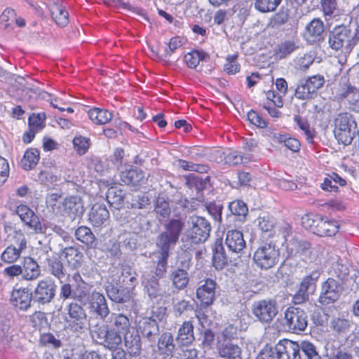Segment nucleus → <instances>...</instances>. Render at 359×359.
<instances>
[{
  "label": "nucleus",
  "mask_w": 359,
  "mask_h": 359,
  "mask_svg": "<svg viewBox=\"0 0 359 359\" xmlns=\"http://www.w3.org/2000/svg\"><path fill=\"white\" fill-rule=\"evenodd\" d=\"M316 93L311 90L308 83L302 81L296 88L295 96L299 100H308L313 97Z\"/></svg>",
  "instance_id": "47"
},
{
  "label": "nucleus",
  "mask_w": 359,
  "mask_h": 359,
  "mask_svg": "<svg viewBox=\"0 0 359 359\" xmlns=\"http://www.w3.org/2000/svg\"><path fill=\"white\" fill-rule=\"evenodd\" d=\"M238 55L233 54L228 55L224 65V70L229 74H234L239 72L240 65L237 62Z\"/></svg>",
  "instance_id": "55"
},
{
  "label": "nucleus",
  "mask_w": 359,
  "mask_h": 359,
  "mask_svg": "<svg viewBox=\"0 0 359 359\" xmlns=\"http://www.w3.org/2000/svg\"><path fill=\"white\" fill-rule=\"evenodd\" d=\"M286 244V252L288 257L302 260L304 262L315 261L318 255L314 248H311L309 242L298 239L291 238Z\"/></svg>",
  "instance_id": "4"
},
{
  "label": "nucleus",
  "mask_w": 359,
  "mask_h": 359,
  "mask_svg": "<svg viewBox=\"0 0 359 359\" xmlns=\"http://www.w3.org/2000/svg\"><path fill=\"white\" fill-rule=\"evenodd\" d=\"M84 212V207L79 196H69L66 198L60 208V212L72 219L81 217Z\"/></svg>",
  "instance_id": "13"
},
{
  "label": "nucleus",
  "mask_w": 359,
  "mask_h": 359,
  "mask_svg": "<svg viewBox=\"0 0 359 359\" xmlns=\"http://www.w3.org/2000/svg\"><path fill=\"white\" fill-rule=\"evenodd\" d=\"M81 257L78 250L73 247L66 248L60 253V258L72 268H76L79 265Z\"/></svg>",
  "instance_id": "35"
},
{
  "label": "nucleus",
  "mask_w": 359,
  "mask_h": 359,
  "mask_svg": "<svg viewBox=\"0 0 359 359\" xmlns=\"http://www.w3.org/2000/svg\"><path fill=\"white\" fill-rule=\"evenodd\" d=\"M106 197L108 203L111 204L119 203L123 201L122 191L116 187H110L106 193Z\"/></svg>",
  "instance_id": "60"
},
{
  "label": "nucleus",
  "mask_w": 359,
  "mask_h": 359,
  "mask_svg": "<svg viewBox=\"0 0 359 359\" xmlns=\"http://www.w3.org/2000/svg\"><path fill=\"white\" fill-rule=\"evenodd\" d=\"M112 329L123 335L125 346L130 355L139 354L141 344L140 336L130 325L129 318L122 314L113 313L111 315Z\"/></svg>",
  "instance_id": "1"
},
{
  "label": "nucleus",
  "mask_w": 359,
  "mask_h": 359,
  "mask_svg": "<svg viewBox=\"0 0 359 359\" xmlns=\"http://www.w3.org/2000/svg\"><path fill=\"white\" fill-rule=\"evenodd\" d=\"M15 212L21 220L35 233L45 232V228L34 211L25 205L17 206Z\"/></svg>",
  "instance_id": "9"
},
{
  "label": "nucleus",
  "mask_w": 359,
  "mask_h": 359,
  "mask_svg": "<svg viewBox=\"0 0 359 359\" xmlns=\"http://www.w3.org/2000/svg\"><path fill=\"white\" fill-rule=\"evenodd\" d=\"M88 114L91 121L97 125L106 124L112 118L111 112L100 108L90 109Z\"/></svg>",
  "instance_id": "34"
},
{
  "label": "nucleus",
  "mask_w": 359,
  "mask_h": 359,
  "mask_svg": "<svg viewBox=\"0 0 359 359\" xmlns=\"http://www.w3.org/2000/svg\"><path fill=\"white\" fill-rule=\"evenodd\" d=\"M215 282L207 279L196 290V297L205 306L210 305L214 300L215 293Z\"/></svg>",
  "instance_id": "18"
},
{
  "label": "nucleus",
  "mask_w": 359,
  "mask_h": 359,
  "mask_svg": "<svg viewBox=\"0 0 359 359\" xmlns=\"http://www.w3.org/2000/svg\"><path fill=\"white\" fill-rule=\"evenodd\" d=\"M32 294L27 288L15 289L12 292L11 301L12 304L21 310L25 311L31 306Z\"/></svg>",
  "instance_id": "20"
},
{
  "label": "nucleus",
  "mask_w": 359,
  "mask_h": 359,
  "mask_svg": "<svg viewBox=\"0 0 359 359\" xmlns=\"http://www.w3.org/2000/svg\"><path fill=\"white\" fill-rule=\"evenodd\" d=\"M142 284L144 286V292L149 298H156L161 294L158 281L153 275L144 273L142 277Z\"/></svg>",
  "instance_id": "25"
},
{
  "label": "nucleus",
  "mask_w": 359,
  "mask_h": 359,
  "mask_svg": "<svg viewBox=\"0 0 359 359\" xmlns=\"http://www.w3.org/2000/svg\"><path fill=\"white\" fill-rule=\"evenodd\" d=\"M346 184V182L344 179L341 178L338 174L333 172L324 179L320 187L325 191L337 192L338 191L337 184L345 186Z\"/></svg>",
  "instance_id": "36"
},
{
  "label": "nucleus",
  "mask_w": 359,
  "mask_h": 359,
  "mask_svg": "<svg viewBox=\"0 0 359 359\" xmlns=\"http://www.w3.org/2000/svg\"><path fill=\"white\" fill-rule=\"evenodd\" d=\"M50 13L55 23L61 27L66 26L69 22V14L60 0H54L50 6Z\"/></svg>",
  "instance_id": "28"
},
{
  "label": "nucleus",
  "mask_w": 359,
  "mask_h": 359,
  "mask_svg": "<svg viewBox=\"0 0 359 359\" xmlns=\"http://www.w3.org/2000/svg\"><path fill=\"white\" fill-rule=\"evenodd\" d=\"M139 328L142 329V333L147 337H150L157 330V324L151 318H143L139 322Z\"/></svg>",
  "instance_id": "51"
},
{
  "label": "nucleus",
  "mask_w": 359,
  "mask_h": 359,
  "mask_svg": "<svg viewBox=\"0 0 359 359\" xmlns=\"http://www.w3.org/2000/svg\"><path fill=\"white\" fill-rule=\"evenodd\" d=\"M89 309L101 319H104L109 314V309L103 294L93 291L88 297Z\"/></svg>",
  "instance_id": "14"
},
{
  "label": "nucleus",
  "mask_w": 359,
  "mask_h": 359,
  "mask_svg": "<svg viewBox=\"0 0 359 359\" xmlns=\"http://www.w3.org/2000/svg\"><path fill=\"white\" fill-rule=\"evenodd\" d=\"M170 278L172 285L178 289L185 288L189 283V278L187 270L182 269H176L171 271Z\"/></svg>",
  "instance_id": "32"
},
{
  "label": "nucleus",
  "mask_w": 359,
  "mask_h": 359,
  "mask_svg": "<svg viewBox=\"0 0 359 359\" xmlns=\"http://www.w3.org/2000/svg\"><path fill=\"white\" fill-rule=\"evenodd\" d=\"M219 355L224 359H243L241 348L231 341H226L217 346Z\"/></svg>",
  "instance_id": "26"
},
{
  "label": "nucleus",
  "mask_w": 359,
  "mask_h": 359,
  "mask_svg": "<svg viewBox=\"0 0 359 359\" xmlns=\"http://www.w3.org/2000/svg\"><path fill=\"white\" fill-rule=\"evenodd\" d=\"M282 0H256L255 8L262 12L267 13L276 10Z\"/></svg>",
  "instance_id": "48"
},
{
  "label": "nucleus",
  "mask_w": 359,
  "mask_h": 359,
  "mask_svg": "<svg viewBox=\"0 0 359 359\" xmlns=\"http://www.w3.org/2000/svg\"><path fill=\"white\" fill-rule=\"evenodd\" d=\"M169 251L164 248H159L158 260L155 271L156 276L158 278H162L166 272Z\"/></svg>",
  "instance_id": "41"
},
{
  "label": "nucleus",
  "mask_w": 359,
  "mask_h": 359,
  "mask_svg": "<svg viewBox=\"0 0 359 359\" xmlns=\"http://www.w3.org/2000/svg\"><path fill=\"white\" fill-rule=\"evenodd\" d=\"M252 312L260 321L269 323L277 314L278 309L274 302L263 300L253 304Z\"/></svg>",
  "instance_id": "12"
},
{
  "label": "nucleus",
  "mask_w": 359,
  "mask_h": 359,
  "mask_svg": "<svg viewBox=\"0 0 359 359\" xmlns=\"http://www.w3.org/2000/svg\"><path fill=\"white\" fill-rule=\"evenodd\" d=\"M275 137L279 142H284L285 147L294 152L298 151L300 149L301 144L297 139L286 137L283 135H275Z\"/></svg>",
  "instance_id": "53"
},
{
  "label": "nucleus",
  "mask_w": 359,
  "mask_h": 359,
  "mask_svg": "<svg viewBox=\"0 0 359 359\" xmlns=\"http://www.w3.org/2000/svg\"><path fill=\"white\" fill-rule=\"evenodd\" d=\"M337 222L329 219L320 218L316 235L320 236H332L338 231Z\"/></svg>",
  "instance_id": "33"
},
{
  "label": "nucleus",
  "mask_w": 359,
  "mask_h": 359,
  "mask_svg": "<svg viewBox=\"0 0 359 359\" xmlns=\"http://www.w3.org/2000/svg\"><path fill=\"white\" fill-rule=\"evenodd\" d=\"M109 218V212L106 206L96 203L89 212V221L94 227L105 226Z\"/></svg>",
  "instance_id": "19"
},
{
  "label": "nucleus",
  "mask_w": 359,
  "mask_h": 359,
  "mask_svg": "<svg viewBox=\"0 0 359 359\" xmlns=\"http://www.w3.org/2000/svg\"><path fill=\"white\" fill-rule=\"evenodd\" d=\"M299 351V344L289 339L279 341L273 349L277 359H301Z\"/></svg>",
  "instance_id": "10"
},
{
  "label": "nucleus",
  "mask_w": 359,
  "mask_h": 359,
  "mask_svg": "<svg viewBox=\"0 0 359 359\" xmlns=\"http://www.w3.org/2000/svg\"><path fill=\"white\" fill-rule=\"evenodd\" d=\"M306 81L310 86L311 90L316 93L318 90L323 87L325 83V79L323 76L315 75L309 77L306 80Z\"/></svg>",
  "instance_id": "63"
},
{
  "label": "nucleus",
  "mask_w": 359,
  "mask_h": 359,
  "mask_svg": "<svg viewBox=\"0 0 359 359\" xmlns=\"http://www.w3.org/2000/svg\"><path fill=\"white\" fill-rule=\"evenodd\" d=\"M158 347L163 353L172 354L175 349L172 334L170 332L163 333L158 339Z\"/></svg>",
  "instance_id": "39"
},
{
  "label": "nucleus",
  "mask_w": 359,
  "mask_h": 359,
  "mask_svg": "<svg viewBox=\"0 0 359 359\" xmlns=\"http://www.w3.org/2000/svg\"><path fill=\"white\" fill-rule=\"evenodd\" d=\"M88 294V285L85 282L79 283L73 290L72 298L83 302Z\"/></svg>",
  "instance_id": "58"
},
{
  "label": "nucleus",
  "mask_w": 359,
  "mask_h": 359,
  "mask_svg": "<svg viewBox=\"0 0 359 359\" xmlns=\"http://www.w3.org/2000/svg\"><path fill=\"white\" fill-rule=\"evenodd\" d=\"M300 349L306 355L308 359H320V356L318 354L315 346L308 341H302L300 344Z\"/></svg>",
  "instance_id": "56"
},
{
  "label": "nucleus",
  "mask_w": 359,
  "mask_h": 359,
  "mask_svg": "<svg viewBox=\"0 0 359 359\" xmlns=\"http://www.w3.org/2000/svg\"><path fill=\"white\" fill-rule=\"evenodd\" d=\"M121 335L122 334L111 328L107 330L106 332L99 333L97 338L100 340V344L104 347L110 350H114L121 344Z\"/></svg>",
  "instance_id": "21"
},
{
  "label": "nucleus",
  "mask_w": 359,
  "mask_h": 359,
  "mask_svg": "<svg viewBox=\"0 0 359 359\" xmlns=\"http://www.w3.org/2000/svg\"><path fill=\"white\" fill-rule=\"evenodd\" d=\"M319 275L318 271H313L304 278L300 284L299 291L293 297L295 304H300L308 298L309 292H313L315 289L316 282L319 278Z\"/></svg>",
  "instance_id": "16"
},
{
  "label": "nucleus",
  "mask_w": 359,
  "mask_h": 359,
  "mask_svg": "<svg viewBox=\"0 0 359 359\" xmlns=\"http://www.w3.org/2000/svg\"><path fill=\"white\" fill-rule=\"evenodd\" d=\"M49 270L52 275L57 278L60 282L65 276L62 264L58 260H52L49 263Z\"/></svg>",
  "instance_id": "59"
},
{
  "label": "nucleus",
  "mask_w": 359,
  "mask_h": 359,
  "mask_svg": "<svg viewBox=\"0 0 359 359\" xmlns=\"http://www.w3.org/2000/svg\"><path fill=\"white\" fill-rule=\"evenodd\" d=\"M320 218L321 217L318 215H305L302 217V224L305 229L316 234Z\"/></svg>",
  "instance_id": "42"
},
{
  "label": "nucleus",
  "mask_w": 359,
  "mask_h": 359,
  "mask_svg": "<svg viewBox=\"0 0 359 359\" xmlns=\"http://www.w3.org/2000/svg\"><path fill=\"white\" fill-rule=\"evenodd\" d=\"M39 161V151L36 149L30 148L27 149L21 160L22 167L29 170L34 168Z\"/></svg>",
  "instance_id": "37"
},
{
  "label": "nucleus",
  "mask_w": 359,
  "mask_h": 359,
  "mask_svg": "<svg viewBox=\"0 0 359 359\" xmlns=\"http://www.w3.org/2000/svg\"><path fill=\"white\" fill-rule=\"evenodd\" d=\"M74 149L79 155L86 153L90 147V140L81 135L76 136L73 140Z\"/></svg>",
  "instance_id": "50"
},
{
  "label": "nucleus",
  "mask_w": 359,
  "mask_h": 359,
  "mask_svg": "<svg viewBox=\"0 0 359 359\" xmlns=\"http://www.w3.org/2000/svg\"><path fill=\"white\" fill-rule=\"evenodd\" d=\"M21 270L22 278L27 280L36 279L41 273L40 267L37 262L29 257L24 258Z\"/></svg>",
  "instance_id": "23"
},
{
  "label": "nucleus",
  "mask_w": 359,
  "mask_h": 359,
  "mask_svg": "<svg viewBox=\"0 0 359 359\" xmlns=\"http://www.w3.org/2000/svg\"><path fill=\"white\" fill-rule=\"evenodd\" d=\"M222 154L224 159H221V161L231 165L248 163L251 160L250 155H243L236 150L227 149Z\"/></svg>",
  "instance_id": "31"
},
{
  "label": "nucleus",
  "mask_w": 359,
  "mask_h": 359,
  "mask_svg": "<svg viewBox=\"0 0 359 359\" xmlns=\"http://www.w3.org/2000/svg\"><path fill=\"white\" fill-rule=\"evenodd\" d=\"M248 119L253 125L264 128L267 126L266 122L255 111L251 110L248 113Z\"/></svg>",
  "instance_id": "64"
},
{
  "label": "nucleus",
  "mask_w": 359,
  "mask_h": 359,
  "mask_svg": "<svg viewBox=\"0 0 359 359\" xmlns=\"http://www.w3.org/2000/svg\"><path fill=\"white\" fill-rule=\"evenodd\" d=\"M45 113L33 114L29 118V125L33 132H38L45 127Z\"/></svg>",
  "instance_id": "44"
},
{
  "label": "nucleus",
  "mask_w": 359,
  "mask_h": 359,
  "mask_svg": "<svg viewBox=\"0 0 359 359\" xmlns=\"http://www.w3.org/2000/svg\"><path fill=\"white\" fill-rule=\"evenodd\" d=\"M67 320L75 331L82 329L86 323V314L84 309L77 304H70Z\"/></svg>",
  "instance_id": "17"
},
{
  "label": "nucleus",
  "mask_w": 359,
  "mask_h": 359,
  "mask_svg": "<svg viewBox=\"0 0 359 359\" xmlns=\"http://www.w3.org/2000/svg\"><path fill=\"white\" fill-rule=\"evenodd\" d=\"M226 244L229 250L238 253L245 247L243 233L239 231H229L226 233Z\"/></svg>",
  "instance_id": "27"
},
{
  "label": "nucleus",
  "mask_w": 359,
  "mask_h": 359,
  "mask_svg": "<svg viewBox=\"0 0 359 359\" xmlns=\"http://www.w3.org/2000/svg\"><path fill=\"white\" fill-rule=\"evenodd\" d=\"M189 227L186 231L187 236L194 243L205 242L209 237L210 223L203 217L193 216L190 217Z\"/></svg>",
  "instance_id": "7"
},
{
  "label": "nucleus",
  "mask_w": 359,
  "mask_h": 359,
  "mask_svg": "<svg viewBox=\"0 0 359 359\" xmlns=\"http://www.w3.org/2000/svg\"><path fill=\"white\" fill-rule=\"evenodd\" d=\"M55 285L50 280H40L34 291V299L39 304L50 303L55 295Z\"/></svg>",
  "instance_id": "11"
},
{
  "label": "nucleus",
  "mask_w": 359,
  "mask_h": 359,
  "mask_svg": "<svg viewBox=\"0 0 359 359\" xmlns=\"http://www.w3.org/2000/svg\"><path fill=\"white\" fill-rule=\"evenodd\" d=\"M212 262L217 269H222L227 263L224 250L221 243H216L213 249Z\"/></svg>",
  "instance_id": "40"
},
{
  "label": "nucleus",
  "mask_w": 359,
  "mask_h": 359,
  "mask_svg": "<svg viewBox=\"0 0 359 359\" xmlns=\"http://www.w3.org/2000/svg\"><path fill=\"white\" fill-rule=\"evenodd\" d=\"M257 220V225L262 232H271L274 228V219L267 214H262Z\"/></svg>",
  "instance_id": "49"
},
{
  "label": "nucleus",
  "mask_w": 359,
  "mask_h": 359,
  "mask_svg": "<svg viewBox=\"0 0 359 359\" xmlns=\"http://www.w3.org/2000/svg\"><path fill=\"white\" fill-rule=\"evenodd\" d=\"M194 326L190 321L184 322L180 327L177 341L181 346H188L194 341Z\"/></svg>",
  "instance_id": "30"
},
{
  "label": "nucleus",
  "mask_w": 359,
  "mask_h": 359,
  "mask_svg": "<svg viewBox=\"0 0 359 359\" xmlns=\"http://www.w3.org/2000/svg\"><path fill=\"white\" fill-rule=\"evenodd\" d=\"M121 180L126 184L137 187L144 183L145 177L141 170L130 168L121 172Z\"/></svg>",
  "instance_id": "24"
},
{
  "label": "nucleus",
  "mask_w": 359,
  "mask_h": 359,
  "mask_svg": "<svg viewBox=\"0 0 359 359\" xmlns=\"http://www.w3.org/2000/svg\"><path fill=\"white\" fill-rule=\"evenodd\" d=\"M206 54L198 50H194L184 55V61L190 68H195L199 64L200 61L203 60Z\"/></svg>",
  "instance_id": "45"
},
{
  "label": "nucleus",
  "mask_w": 359,
  "mask_h": 359,
  "mask_svg": "<svg viewBox=\"0 0 359 359\" xmlns=\"http://www.w3.org/2000/svg\"><path fill=\"white\" fill-rule=\"evenodd\" d=\"M334 123V134L338 142L344 145L351 144L357 128L353 116L347 112L339 113L335 117Z\"/></svg>",
  "instance_id": "3"
},
{
  "label": "nucleus",
  "mask_w": 359,
  "mask_h": 359,
  "mask_svg": "<svg viewBox=\"0 0 359 359\" xmlns=\"http://www.w3.org/2000/svg\"><path fill=\"white\" fill-rule=\"evenodd\" d=\"M15 13L12 8H6L0 16L1 23L5 27H8L11 25L15 21Z\"/></svg>",
  "instance_id": "61"
},
{
  "label": "nucleus",
  "mask_w": 359,
  "mask_h": 359,
  "mask_svg": "<svg viewBox=\"0 0 359 359\" xmlns=\"http://www.w3.org/2000/svg\"><path fill=\"white\" fill-rule=\"evenodd\" d=\"M314 60L312 54H304L297 57L294 60L295 67L297 69L304 71L313 63Z\"/></svg>",
  "instance_id": "54"
},
{
  "label": "nucleus",
  "mask_w": 359,
  "mask_h": 359,
  "mask_svg": "<svg viewBox=\"0 0 359 359\" xmlns=\"http://www.w3.org/2000/svg\"><path fill=\"white\" fill-rule=\"evenodd\" d=\"M279 256V250L275 245L264 243L255 252L253 259L258 267L269 269L278 263Z\"/></svg>",
  "instance_id": "5"
},
{
  "label": "nucleus",
  "mask_w": 359,
  "mask_h": 359,
  "mask_svg": "<svg viewBox=\"0 0 359 359\" xmlns=\"http://www.w3.org/2000/svg\"><path fill=\"white\" fill-rule=\"evenodd\" d=\"M340 286L337 280L328 278L322 285L319 302L322 304H330L337 301L339 297Z\"/></svg>",
  "instance_id": "15"
},
{
  "label": "nucleus",
  "mask_w": 359,
  "mask_h": 359,
  "mask_svg": "<svg viewBox=\"0 0 359 359\" xmlns=\"http://www.w3.org/2000/svg\"><path fill=\"white\" fill-rule=\"evenodd\" d=\"M334 330L339 332H346L349 330L351 323L344 318H335L331 322Z\"/></svg>",
  "instance_id": "62"
},
{
  "label": "nucleus",
  "mask_w": 359,
  "mask_h": 359,
  "mask_svg": "<svg viewBox=\"0 0 359 359\" xmlns=\"http://www.w3.org/2000/svg\"><path fill=\"white\" fill-rule=\"evenodd\" d=\"M229 208L231 213L234 215L245 216L248 211L245 203L238 200L230 203Z\"/></svg>",
  "instance_id": "57"
},
{
  "label": "nucleus",
  "mask_w": 359,
  "mask_h": 359,
  "mask_svg": "<svg viewBox=\"0 0 359 359\" xmlns=\"http://www.w3.org/2000/svg\"><path fill=\"white\" fill-rule=\"evenodd\" d=\"M341 98H345L349 108L353 111L359 112V90L355 87L347 86L339 94Z\"/></svg>",
  "instance_id": "29"
},
{
  "label": "nucleus",
  "mask_w": 359,
  "mask_h": 359,
  "mask_svg": "<svg viewBox=\"0 0 359 359\" xmlns=\"http://www.w3.org/2000/svg\"><path fill=\"white\" fill-rule=\"evenodd\" d=\"M23 250L14 245H11L1 253V259L6 264H13L20 257Z\"/></svg>",
  "instance_id": "38"
},
{
  "label": "nucleus",
  "mask_w": 359,
  "mask_h": 359,
  "mask_svg": "<svg viewBox=\"0 0 359 359\" xmlns=\"http://www.w3.org/2000/svg\"><path fill=\"white\" fill-rule=\"evenodd\" d=\"M355 34L344 26L336 27L329 39L330 47L337 53L339 62L346 60L355 44Z\"/></svg>",
  "instance_id": "2"
},
{
  "label": "nucleus",
  "mask_w": 359,
  "mask_h": 359,
  "mask_svg": "<svg viewBox=\"0 0 359 359\" xmlns=\"http://www.w3.org/2000/svg\"><path fill=\"white\" fill-rule=\"evenodd\" d=\"M323 31V22L320 19L315 18L306 26L304 37L309 43H315L320 41Z\"/></svg>",
  "instance_id": "22"
},
{
  "label": "nucleus",
  "mask_w": 359,
  "mask_h": 359,
  "mask_svg": "<svg viewBox=\"0 0 359 359\" xmlns=\"http://www.w3.org/2000/svg\"><path fill=\"white\" fill-rule=\"evenodd\" d=\"M184 223L179 219L171 220L165 226V231L160 234L156 241L158 248L170 250L179 239Z\"/></svg>",
  "instance_id": "6"
},
{
  "label": "nucleus",
  "mask_w": 359,
  "mask_h": 359,
  "mask_svg": "<svg viewBox=\"0 0 359 359\" xmlns=\"http://www.w3.org/2000/svg\"><path fill=\"white\" fill-rule=\"evenodd\" d=\"M308 325V316L301 309L289 307L285 311V326L288 330L297 333L305 330Z\"/></svg>",
  "instance_id": "8"
},
{
  "label": "nucleus",
  "mask_w": 359,
  "mask_h": 359,
  "mask_svg": "<svg viewBox=\"0 0 359 359\" xmlns=\"http://www.w3.org/2000/svg\"><path fill=\"white\" fill-rule=\"evenodd\" d=\"M297 46L293 41H287L279 44L275 50L276 56L280 59L284 58L292 53Z\"/></svg>",
  "instance_id": "46"
},
{
  "label": "nucleus",
  "mask_w": 359,
  "mask_h": 359,
  "mask_svg": "<svg viewBox=\"0 0 359 359\" xmlns=\"http://www.w3.org/2000/svg\"><path fill=\"white\" fill-rule=\"evenodd\" d=\"M75 236L77 240L87 245H91L95 241V236L91 230L87 227L81 226L75 231Z\"/></svg>",
  "instance_id": "43"
},
{
  "label": "nucleus",
  "mask_w": 359,
  "mask_h": 359,
  "mask_svg": "<svg viewBox=\"0 0 359 359\" xmlns=\"http://www.w3.org/2000/svg\"><path fill=\"white\" fill-rule=\"evenodd\" d=\"M175 165L182 168L184 170L195 171L201 173L207 171V167L205 165L195 164L182 159L177 160L175 161Z\"/></svg>",
  "instance_id": "52"
}]
</instances>
